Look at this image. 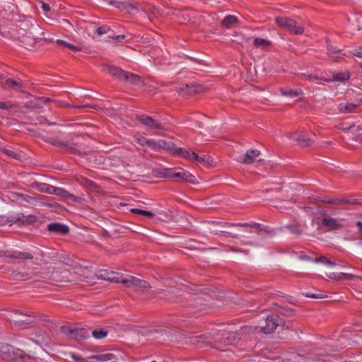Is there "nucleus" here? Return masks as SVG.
Masks as SVG:
<instances>
[{"label":"nucleus","instance_id":"35","mask_svg":"<svg viewBox=\"0 0 362 362\" xmlns=\"http://www.w3.org/2000/svg\"><path fill=\"white\" fill-rule=\"evenodd\" d=\"M51 189H52V191L49 190L48 191V192L53 193L57 196H60L66 199L69 192H67L66 189L56 187H51Z\"/></svg>","mask_w":362,"mask_h":362},{"label":"nucleus","instance_id":"23","mask_svg":"<svg viewBox=\"0 0 362 362\" xmlns=\"http://www.w3.org/2000/svg\"><path fill=\"white\" fill-rule=\"evenodd\" d=\"M31 356L26 354L24 351L21 350V349H18L13 346V353H11V358L9 359L11 360H16V359H22V360H27L30 359Z\"/></svg>","mask_w":362,"mask_h":362},{"label":"nucleus","instance_id":"43","mask_svg":"<svg viewBox=\"0 0 362 362\" xmlns=\"http://www.w3.org/2000/svg\"><path fill=\"white\" fill-rule=\"evenodd\" d=\"M224 340V343L226 344H232L233 341L235 339L232 333H225L223 334V339Z\"/></svg>","mask_w":362,"mask_h":362},{"label":"nucleus","instance_id":"20","mask_svg":"<svg viewBox=\"0 0 362 362\" xmlns=\"http://www.w3.org/2000/svg\"><path fill=\"white\" fill-rule=\"evenodd\" d=\"M57 106L62 107H71V108H77V109H83V108H87V107L93 108V109L98 108V106L96 105L90 104V103L80 105H70L68 102L64 101V100L57 101Z\"/></svg>","mask_w":362,"mask_h":362},{"label":"nucleus","instance_id":"39","mask_svg":"<svg viewBox=\"0 0 362 362\" xmlns=\"http://www.w3.org/2000/svg\"><path fill=\"white\" fill-rule=\"evenodd\" d=\"M349 78V73H338L333 75V80L336 81H345Z\"/></svg>","mask_w":362,"mask_h":362},{"label":"nucleus","instance_id":"15","mask_svg":"<svg viewBox=\"0 0 362 362\" xmlns=\"http://www.w3.org/2000/svg\"><path fill=\"white\" fill-rule=\"evenodd\" d=\"M47 230L49 232L57 235H67L69 233V228L63 223H53L47 225Z\"/></svg>","mask_w":362,"mask_h":362},{"label":"nucleus","instance_id":"38","mask_svg":"<svg viewBox=\"0 0 362 362\" xmlns=\"http://www.w3.org/2000/svg\"><path fill=\"white\" fill-rule=\"evenodd\" d=\"M313 262L315 263H322L328 265L329 267H334L336 264L329 259H328L325 256H320L319 257H316L313 259Z\"/></svg>","mask_w":362,"mask_h":362},{"label":"nucleus","instance_id":"64","mask_svg":"<svg viewBox=\"0 0 362 362\" xmlns=\"http://www.w3.org/2000/svg\"><path fill=\"white\" fill-rule=\"evenodd\" d=\"M321 214L322 215H325L326 214V212L324 211L323 212L321 213Z\"/></svg>","mask_w":362,"mask_h":362},{"label":"nucleus","instance_id":"21","mask_svg":"<svg viewBox=\"0 0 362 362\" xmlns=\"http://www.w3.org/2000/svg\"><path fill=\"white\" fill-rule=\"evenodd\" d=\"M225 225L233 226H238V227H250V228H253L259 229L257 231V233L258 234L260 233V231H264L265 233H269V230L267 229H266V228H261L260 229L259 228L261 226V224L255 223V222H252L250 223H225Z\"/></svg>","mask_w":362,"mask_h":362},{"label":"nucleus","instance_id":"49","mask_svg":"<svg viewBox=\"0 0 362 362\" xmlns=\"http://www.w3.org/2000/svg\"><path fill=\"white\" fill-rule=\"evenodd\" d=\"M303 210L308 214L310 215H313V214H315L316 213L314 211V209L311 206H303Z\"/></svg>","mask_w":362,"mask_h":362},{"label":"nucleus","instance_id":"5","mask_svg":"<svg viewBox=\"0 0 362 362\" xmlns=\"http://www.w3.org/2000/svg\"><path fill=\"white\" fill-rule=\"evenodd\" d=\"M166 176L171 178H178L181 181L189 182L190 184L197 183V180L194 175L182 168L170 169L166 173Z\"/></svg>","mask_w":362,"mask_h":362},{"label":"nucleus","instance_id":"62","mask_svg":"<svg viewBox=\"0 0 362 362\" xmlns=\"http://www.w3.org/2000/svg\"><path fill=\"white\" fill-rule=\"evenodd\" d=\"M33 29L34 30H40V28L38 25H36L35 28H34V27H33Z\"/></svg>","mask_w":362,"mask_h":362},{"label":"nucleus","instance_id":"2","mask_svg":"<svg viewBox=\"0 0 362 362\" xmlns=\"http://www.w3.org/2000/svg\"><path fill=\"white\" fill-rule=\"evenodd\" d=\"M107 72L115 79L124 84L136 86H142L144 85V81L140 76L126 71L119 67L115 66H108Z\"/></svg>","mask_w":362,"mask_h":362},{"label":"nucleus","instance_id":"52","mask_svg":"<svg viewBox=\"0 0 362 362\" xmlns=\"http://www.w3.org/2000/svg\"><path fill=\"white\" fill-rule=\"evenodd\" d=\"M303 76H305V78L309 81H315V80H320V79H322V78H320L317 76H313V75H310V74H308V75H306V74H303Z\"/></svg>","mask_w":362,"mask_h":362},{"label":"nucleus","instance_id":"1","mask_svg":"<svg viewBox=\"0 0 362 362\" xmlns=\"http://www.w3.org/2000/svg\"><path fill=\"white\" fill-rule=\"evenodd\" d=\"M110 274L111 276L107 277H103L102 274L100 276L103 279L115 283H122L126 287H134L141 291H145L151 288V285L148 281L132 276H124V274H115L114 272H111Z\"/></svg>","mask_w":362,"mask_h":362},{"label":"nucleus","instance_id":"17","mask_svg":"<svg viewBox=\"0 0 362 362\" xmlns=\"http://www.w3.org/2000/svg\"><path fill=\"white\" fill-rule=\"evenodd\" d=\"M259 154L260 151L257 149L248 150L245 155L239 158V162L244 164H251Z\"/></svg>","mask_w":362,"mask_h":362},{"label":"nucleus","instance_id":"22","mask_svg":"<svg viewBox=\"0 0 362 362\" xmlns=\"http://www.w3.org/2000/svg\"><path fill=\"white\" fill-rule=\"evenodd\" d=\"M11 352L13 353V346L5 343H0V356L3 359H9Z\"/></svg>","mask_w":362,"mask_h":362},{"label":"nucleus","instance_id":"40","mask_svg":"<svg viewBox=\"0 0 362 362\" xmlns=\"http://www.w3.org/2000/svg\"><path fill=\"white\" fill-rule=\"evenodd\" d=\"M209 158L206 159V156H200L197 154V158H194V162H197L202 165H208L210 164Z\"/></svg>","mask_w":362,"mask_h":362},{"label":"nucleus","instance_id":"26","mask_svg":"<svg viewBox=\"0 0 362 362\" xmlns=\"http://www.w3.org/2000/svg\"><path fill=\"white\" fill-rule=\"evenodd\" d=\"M357 108V105L354 103H341L338 105V110L341 113H350Z\"/></svg>","mask_w":362,"mask_h":362},{"label":"nucleus","instance_id":"60","mask_svg":"<svg viewBox=\"0 0 362 362\" xmlns=\"http://www.w3.org/2000/svg\"><path fill=\"white\" fill-rule=\"evenodd\" d=\"M284 310L287 313H292L293 312V310H292L291 308L284 309ZM288 315H289V314H288Z\"/></svg>","mask_w":362,"mask_h":362},{"label":"nucleus","instance_id":"32","mask_svg":"<svg viewBox=\"0 0 362 362\" xmlns=\"http://www.w3.org/2000/svg\"><path fill=\"white\" fill-rule=\"evenodd\" d=\"M296 141L298 144V145H300L303 147H308V146H311L313 144V140L304 134L299 135L296 138Z\"/></svg>","mask_w":362,"mask_h":362},{"label":"nucleus","instance_id":"19","mask_svg":"<svg viewBox=\"0 0 362 362\" xmlns=\"http://www.w3.org/2000/svg\"><path fill=\"white\" fill-rule=\"evenodd\" d=\"M50 101V98L46 97H39L33 100L29 101L27 104L28 107L32 109L42 108L44 105H46Z\"/></svg>","mask_w":362,"mask_h":362},{"label":"nucleus","instance_id":"63","mask_svg":"<svg viewBox=\"0 0 362 362\" xmlns=\"http://www.w3.org/2000/svg\"><path fill=\"white\" fill-rule=\"evenodd\" d=\"M39 255L42 257H44V253L41 251Z\"/></svg>","mask_w":362,"mask_h":362},{"label":"nucleus","instance_id":"14","mask_svg":"<svg viewBox=\"0 0 362 362\" xmlns=\"http://www.w3.org/2000/svg\"><path fill=\"white\" fill-rule=\"evenodd\" d=\"M170 153L173 155L178 156L190 161L194 160V158H197V153L194 151H189L182 148L175 147L173 144Z\"/></svg>","mask_w":362,"mask_h":362},{"label":"nucleus","instance_id":"11","mask_svg":"<svg viewBox=\"0 0 362 362\" xmlns=\"http://www.w3.org/2000/svg\"><path fill=\"white\" fill-rule=\"evenodd\" d=\"M2 253L4 257L16 259L19 262L33 259L35 254L18 250H4Z\"/></svg>","mask_w":362,"mask_h":362},{"label":"nucleus","instance_id":"18","mask_svg":"<svg viewBox=\"0 0 362 362\" xmlns=\"http://www.w3.org/2000/svg\"><path fill=\"white\" fill-rule=\"evenodd\" d=\"M322 226L327 228L328 230L337 229L341 227L340 222L331 217L322 219Z\"/></svg>","mask_w":362,"mask_h":362},{"label":"nucleus","instance_id":"56","mask_svg":"<svg viewBox=\"0 0 362 362\" xmlns=\"http://www.w3.org/2000/svg\"><path fill=\"white\" fill-rule=\"evenodd\" d=\"M325 203H327V204H337L338 203L339 201V200H337V199H325L323 201Z\"/></svg>","mask_w":362,"mask_h":362},{"label":"nucleus","instance_id":"44","mask_svg":"<svg viewBox=\"0 0 362 362\" xmlns=\"http://www.w3.org/2000/svg\"><path fill=\"white\" fill-rule=\"evenodd\" d=\"M84 184L86 187H88L93 189H96L98 188V185L93 180H89L88 178H84Z\"/></svg>","mask_w":362,"mask_h":362},{"label":"nucleus","instance_id":"57","mask_svg":"<svg viewBox=\"0 0 362 362\" xmlns=\"http://www.w3.org/2000/svg\"><path fill=\"white\" fill-rule=\"evenodd\" d=\"M71 358H72L74 360H75V361H78V360H82V361H83V360H84V359H83V358H82L81 357H80V356H77L76 354H74L71 355Z\"/></svg>","mask_w":362,"mask_h":362},{"label":"nucleus","instance_id":"37","mask_svg":"<svg viewBox=\"0 0 362 362\" xmlns=\"http://www.w3.org/2000/svg\"><path fill=\"white\" fill-rule=\"evenodd\" d=\"M0 152L4 153L5 155L12 158H18L19 154L13 151L12 149L7 148L6 147H1L0 148Z\"/></svg>","mask_w":362,"mask_h":362},{"label":"nucleus","instance_id":"47","mask_svg":"<svg viewBox=\"0 0 362 362\" xmlns=\"http://www.w3.org/2000/svg\"><path fill=\"white\" fill-rule=\"evenodd\" d=\"M15 276H16V279H17V280L20 279L21 278H23V280H26V279H28L30 278L29 274H28V273H21V272L17 273L15 275Z\"/></svg>","mask_w":362,"mask_h":362},{"label":"nucleus","instance_id":"16","mask_svg":"<svg viewBox=\"0 0 362 362\" xmlns=\"http://www.w3.org/2000/svg\"><path fill=\"white\" fill-rule=\"evenodd\" d=\"M327 54L330 58L341 59L344 56H347L346 54L342 53V50L334 47L331 45V41L329 38H326Z\"/></svg>","mask_w":362,"mask_h":362},{"label":"nucleus","instance_id":"53","mask_svg":"<svg viewBox=\"0 0 362 362\" xmlns=\"http://www.w3.org/2000/svg\"><path fill=\"white\" fill-rule=\"evenodd\" d=\"M305 296L308 297V298H323L322 296H320V295H317V294L311 293H305Z\"/></svg>","mask_w":362,"mask_h":362},{"label":"nucleus","instance_id":"6","mask_svg":"<svg viewBox=\"0 0 362 362\" xmlns=\"http://www.w3.org/2000/svg\"><path fill=\"white\" fill-rule=\"evenodd\" d=\"M282 319L277 314H272L265 320V325L261 326L260 331L264 334L272 333L278 326H280Z\"/></svg>","mask_w":362,"mask_h":362},{"label":"nucleus","instance_id":"8","mask_svg":"<svg viewBox=\"0 0 362 362\" xmlns=\"http://www.w3.org/2000/svg\"><path fill=\"white\" fill-rule=\"evenodd\" d=\"M62 331L77 341L84 340L90 335L88 330L85 328H73L63 326L62 327Z\"/></svg>","mask_w":362,"mask_h":362},{"label":"nucleus","instance_id":"25","mask_svg":"<svg viewBox=\"0 0 362 362\" xmlns=\"http://www.w3.org/2000/svg\"><path fill=\"white\" fill-rule=\"evenodd\" d=\"M22 218H25V216L22 214H17L15 216H11L9 217L0 216V225L17 223L21 221Z\"/></svg>","mask_w":362,"mask_h":362},{"label":"nucleus","instance_id":"59","mask_svg":"<svg viewBox=\"0 0 362 362\" xmlns=\"http://www.w3.org/2000/svg\"><path fill=\"white\" fill-rule=\"evenodd\" d=\"M355 104L357 105V107H359L360 105H362V98L358 99L357 103Z\"/></svg>","mask_w":362,"mask_h":362},{"label":"nucleus","instance_id":"4","mask_svg":"<svg viewBox=\"0 0 362 362\" xmlns=\"http://www.w3.org/2000/svg\"><path fill=\"white\" fill-rule=\"evenodd\" d=\"M47 143L54 146L59 148L66 153H72L75 155L81 154L79 146L76 143L71 142L69 141L61 140L57 138H50L47 140Z\"/></svg>","mask_w":362,"mask_h":362},{"label":"nucleus","instance_id":"33","mask_svg":"<svg viewBox=\"0 0 362 362\" xmlns=\"http://www.w3.org/2000/svg\"><path fill=\"white\" fill-rule=\"evenodd\" d=\"M56 44L58 45L59 46L67 47L69 49L74 51V52H78V51L81 50V47H80L78 46H76V45L71 44V43H69L65 40H59V39L57 40Z\"/></svg>","mask_w":362,"mask_h":362},{"label":"nucleus","instance_id":"34","mask_svg":"<svg viewBox=\"0 0 362 362\" xmlns=\"http://www.w3.org/2000/svg\"><path fill=\"white\" fill-rule=\"evenodd\" d=\"M107 331L103 328L95 329L92 331V336L96 339H102L106 337Z\"/></svg>","mask_w":362,"mask_h":362},{"label":"nucleus","instance_id":"51","mask_svg":"<svg viewBox=\"0 0 362 362\" xmlns=\"http://www.w3.org/2000/svg\"><path fill=\"white\" fill-rule=\"evenodd\" d=\"M41 4H42V9L45 12V13H48L50 11L51 8H50V6L48 4L45 3V2H43V1H41Z\"/></svg>","mask_w":362,"mask_h":362},{"label":"nucleus","instance_id":"61","mask_svg":"<svg viewBox=\"0 0 362 362\" xmlns=\"http://www.w3.org/2000/svg\"><path fill=\"white\" fill-rule=\"evenodd\" d=\"M42 119H43V121L47 122V119L46 118L41 117L40 119H39L40 122H42Z\"/></svg>","mask_w":362,"mask_h":362},{"label":"nucleus","instance_id":"3","mask_svg":"<svg viewBox=\"0 0 362 362\" xmlns=\"http://www.w3.org/2000/svg\"><path fill=\"white\" fill-rule=\"evenodd\" d=\"M275 23L294 35H300L304 32L303 27L298 25L295 20L287 16H276Z\"/></svg>","mask_w":362,"mask_h":362},{"label":"nucleus","instance_id":"9","mask_svg":"<svg viewBox=\"0 0 362 362\" xmlns=\"http://www.w3.org/2000/svg\"><path fill=\"white\" fill-rule=\"evenodd\" d=\"M136 119L150 130H163L164 127L161 123L147 115H138Z\"/></svg>","mask_w":362,"mask_h":362},{"label":"nucleus","instance_id":"50","mask_svg":"<svg viewBox=\"0 0 362 362\" xmlns=\"http://www.w3.org/2000/svg\"><path fill=\"white\" fill-rule=\"evenodd\" d=\"M19 197H22L23 198V200H24L25 202H28V203H30V202L32 200H34L35 198H33V197H30V196H28V195H24V194H18Z\"/></svg>","mask_w":362,"mask_h":362},{"label":"nucleus","instance_id":"27","mask_svg":"<svg viewBox=\"0 0 362 362\" xmlns=\"http://www.w3.org/2000/svg\"><path fill=\"white\" fill-rule=\"evenodd\" d=\"M253 45L256 48H261L262 49H266L269 47H270L272 45V41L260 38V37H255L253 40Z\"/></svg>","mask_w":362,"mask_h":362},{"label":"nucleus","instance_id":"42","mask_svg":"<svg viewBox=\"0 0 362 362\" xmlns=\"http://www.w3.org/2000/svg\"><path fill=\"white\" fill-rule=\"evenodd\" d=\"M110 28L107 26L97 27L95 30V33L98 35H103L110 31Z\"/></svg>","mask_w":362,"mask_h":362},{"label":"nucleus","instance_id":"58","mask_svg":"<svg viewBox=\"0 0 362 362\" xmlns=\"http://www.w3.org/2000/svg\"><path fill=\"white\" fill-rule=\"evenodd\" d=\"M233 251L244 252L246 255L248 254V250H239V249H233Z\"/></svg>","mask_w":362,"mask_h":362},{"label":"nucleus","instance_id":"24","mask_svg":"<svg viewBox=\"0 0 362 362\" xmlns=\"http://www.w3.org/2000/svg\"><path fill=\"white\" fill-rule=\"evenodd\" d=\"M88 358L94 359L100 362H105L110 360L117 359V356L114 354L107 353L97 355H91L88 356Z\"/></svg>","mask_w":362,"mask_h":362},{"label":"nucleus","instance_id":"30","mask_svg":"<svg viewBox=\"0 0 362 362\" xmlns=\"http://www.w3.org/2000/svg\"><path fill=\"white\" fill-rule=\"evenodd\" d=\"M5 86L8 88H12L13 90H19L21 92H24L23 90V85L18 81H16L11 78H8L5 81Z\"/></svg>","mask_w":362,"mask_h":362},{"label":"nucleus","instance_id":"10","mask_svg":"<svg viewBox=\"0 0 362 362\" xmlns=\"http://www.w3.org/2000/svg\"><path fill=\"white\" fill-rule=\"evenodd\" d=\"M203 88L202 85L197 82H191L180 85L179 92L183 96H192L195 94L202 92Z\"/></svg>","mask_w":362,"mask_h":362},{"label":"nucleus","instance_id":"31","mask_svg":"<svg viewBox=\"0 0 362 362\" xmlns=\"http://www.w3.org/2000/svg\"><path fill=\"white\" fill-rule=\"evenodd\" d=\"M280 92L283 95L289 98L298 97L302 93L301 90H293L288 88H282L280 89Z\"/></svg>","mask_w":362,"mask_h":362},{"label":"nucleus","instance_id":"13","mask_svg":"<svg viewBox=\"0 0 362 362\" xmlns=\"http://www.w3.org/2000/svg\"><path fill=\"white\" fill-rule=\"evenodd\" d=\"M38 39L39 37L35 36L33 32H27L19 38L20 45L26 49L35 48L38 42Z\"/></svg>","mask_w":362,"mask_h":362},{"label":"nucleus","instance_id":"28","mask_svg":"<svg viewBox=\"0 0 362 362\" xmlns=\"http://www.w3.org/2000/svg\"><path fill=\"white\" fill-rule=\"evenodd\" d=\"M328 277L333 280H340V279L352 280L355 278V276L351 274H347V273H343V272H340V273L332 272L328 275Z\"/></svg>","mask_w":362,"mask_h":362},{"label":"nucleus","instance_id":"29","mask_svg":"<svg viewBox=\"0 0 362 362\" xmlns=\"http://www.w3.org/2000/svg\"><path fill=\"white\" fill-rule=\"evenodd\" d=\"M238 23V18L233 15L226 16L221 21V25L226 28H233Z\"/></svg>","mask_w":362,"mask_h":362},{"label":"nucleus","instance_id":"41","mask_svg":"<svg viewBox=\"0 0 362 362\" xmlns=\"http://www.w3.org/2000/svg\"><path fill=\"white\" fill-rule=\"evenodd\" d=\"M66 200L77 203H82L84 201V199L81 197H76L74 194H70L69 192Z\"/></svg>","mask_w":362,"mask_h":362},{"label":"nucleus","instance_id":"36","mask_svg":"<svg viewBox=\"0 0 362 362\" xmlns=\"http://www.w3.org/2000/svg\"><path fill=\"white\" fill-rule=\"evenodd\" d=\"M130 211L133 214L143 215V216H146L150 218H153L155 216V214H153V212H151L150 211L139 209H136V208L131 209Z\"/></svg>","mask_w":362,"mask_h":362},{"label":"nucleus","instance_id":"48","mask_svg":"<svg viewBox=\"0 0 362 362\" xmlns=\"http://www.w3.org/2000/svg\"><path fill=\"white\" fill-rule=\"evenodd\" d=\"M113 41L115 42H120L123 40H124L126 38V35H117V36H112L110 37Z\"/></svg>","mask_w":362,"mask_h":362},{"label":"nucleus","instance_id":"7","mask_svg":"<svg viewBox=\"0 0 362 362\" xmlns=\"http://www.w3.org/2000/svg\"><path fill=\"white\" fill-rule=\"evenodd\" d=\"M143 143H140L141 145H146L152 150L156 151H160L161 150H167L170 152L173 144L172 142H167L164 140L155 141L153 139H148L144 138Z\"/></svg>","mask_w":362,"mask_h":362},{"label":"nucleus","instance_id":"45","mask_svg":"<svg viewBox=\"0 0 362 362\" xmlns=\"http://www.w3.org/2000/svg\"><path fill=\"white\" fill-rule=\"evenodd\" d=\"M353 56H356L360 58H362V46H359L357 48L349 51Z\"/></svg>","mask_w":362,"mask_h":362},{"label":"nucleus","instance_id":"54","mask_svg":"<svg viewBox=\"0 0 362 362\" xmlns=\"http://www.w3.org/2000/svg\"><path fill=\"white\" fill-rule=\"evenodd\" d=\"M356 226L358 228V233L360 235H362V222L360 221H356ZM361 240H362V238H361Z\"/></svg>","mask_w":362,"mask_h":362},{"label":"nucleus","instance_id":"55","mask_svg":"<svg viewBox=\"0 0 362 362\" xmlns=\"http://www.w3.org/2000/svg\"><path fill=\"white\" fill-rule=\"evenodd\" d=\"M299 258L301 260L313 261V259L311 257L307 256L306 255H301L299 256Z\"/></svg>","mask_w":362,"mask_h":362},{"label":"nucleus","instance_id":"12","mask_svg":"<svg viewBox=\"0 0 362 362\" xmlns=\"http://www.w3.org/2000/svg\"><path fill=\"white\" fill-rule=\"evenodd\" d=\"M15 312L25 317V319L15 321V325L22 328L28 327L29 325L33 324L35 319L39 317V314L34 312H29L28 313H24L19 310H16Z\"/></svg>","mask_w":362,"mask_h":362},{"label":"nucleus","instance_id":"46","mask_svg":"<svg viewBox=\"0 0 362 362\" xmlns=\"http://www.w3.org/2000/svg\"><path fill=\"white\" fill-rule=\"evenodd\" d=\"M13 105L11 102H0V109L10 110Z\"/></svg>","mask_w":362,"mask_h":362}]
</instances>
